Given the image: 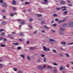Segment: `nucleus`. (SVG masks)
<instances>
[{
    "instance_id": "nucleus-15",
    "label": "nucleus",
    "mask_w": 73,
    "mask_h": 73,
    "mask_svg": "<svg viewBox=\"0 0 73 73\" xmlns=\"http://www.w3.org/2000/svg\"><path fill=\"white\" fill-rule=\"evenodd\" d=\"M53 52H54V53H57V52L54 49H53Z\"/></svg>"
},
{
    "instance_id": "nucleus-24",
    "label": "nucleus",
    "mask_w": 73,
    "mask_h": 73,
    "mask_svg": "<svg viewBox=\"0 0 73 73\" xmlns=\"http://www.w3.org/2000/svg\"><path fill=\"white\" fill-rule=\"evenodd\" d=\"M43 27H44V28H45V29H48V27L46 25H44L43 26Z\"/></svg>"
},
{
    "instance_id": "nucleus-56",
    "label": "nucleus",
    "mask_w": 73,
    "mask_h": 73,
    "mask_svg": "<svg viewBox=\"0 0 73 73\" xmlns=\"http://www.w3.org/2000/svg\"><path fill=\"white\" fill-rule=\"evenodd\" d=\"M3 31H4V30H3V29H0V33L1 32Z\"/></svg>"
},
{
    "instance_id": "nucleus-33",
    "label": "nucleus",
    "mask_w": 73,
    "mask_h": 73,
    "mask_svg": "<svg viewBox=\"0 0 73 73\" xmlns=\"http://www.w3.org/2000/svg\"><path fill=\"white\" fill-rule=\"evenodd\" d=\"M36 15H37V16L38 17H41V15H38L37 14H36Z\"/></svg>"
},
{
    "instance_id": "nucleus-62",
    "label": "nucleus",
    "mask_w": 73,
    "mask_h": 73,
    "mask_svg": "<svg viewBox=\"0 0 73 73\" xmlns=\"http://www.w3.org/2000/svg\"><path fill=\"white\" fill-rule=\"evenodd\" d=\"M8 36L9 37H10V38H11V36H12V35H8Z\"/></svg>"
},
{
    "instance_id": "nucleus-1",
    "label": "nucleus",
    "mask_w": 73,
    "mask_h": 73,
    "mask_svg": "<svg viewBox=\"0 0 73 73\" xmlns=\"http://www.w3.org/2000/svg\"><path fill=\"white\" fill-rule=\"evenodd\" d=\"M68 27L70 28L73 27V21H70L68 23Z\"/></svg>"
},
{
    "instance_id": "nucleus-22",
    "label": "nucleus",
    "mask_w": 73,
    "mask_h": 73,
    "mask_svg": "<svg viewBox=\"0 0 73 73\" xmlns=\"http://www.w3.org/2000/svg\"><path fill=\"white\" fill-rule=\"evenodd\" d=\"M61 9H66V6H63L61 7Z\"/></svg>"
},
{
    "instance_id": "nucleus-45",
    "label": "nucleus",
    "mask_w": 73,
    "mask_h": 73,
    "mask_svg": "<svg viewBox=\"0 0 73 73\" xmlns=\"http://www.w3.org/2000/svg\"><path fill=\"white\" fill-rule=\"evenodd\" d=\"M3 0H0V3H3Z\"/></svg>"
},
{
    "instance_id": "nucleus-37",
    "label": "nucleus",
    "mask_w": 73,
    "mask_h": 73,
    "mask_svg": "<svg viewBox=\"0 0 73 73\" xmlns=\"http://www.w3.org/2000/svg\"><path fill=\"white\" fill-rule=\"evenodd\" d=\"M0 68H2L3 66V64H0Z\"/></svg>"
},
{
    "instance_id": "nucleus-58",
    "label": "nucleus",
    "mask_w": 73,
    "mask_h": 73,
    "mask_svg": "<svg viewBox=\"0 0 73 73\" xmlns=\"http://www.w3.org/2000/svg\"><path fill=\"white\" fill-rule=\"evenodd\" d=\"M61 9V8L60 7V8H57L56 9H57V10H59L60 9Z\"/></svg>"
},
{
    "instance_id": "nucleus-39",
    "label": "nucleus",
    "mask_w": 73,
    "mask_h": 73,
    "mask_svg": "<svg viewBox=\"0 0 73 73\" xmlns=\"http://www.w3.org/2000/svg\"><path fill=\"white\" fill-rule=\"evenodd\" d=\"M10 16L11 17L13 16H14V14L13 13H11L10 14Z\"/></svg>"
},
{
    "instance_id": "nucleus-16",
    "label": "nucleus",
    "mask_w": 73,
    "mask_h": 73,
    "mask_svg": "<svg viewBox=\"0 0 73 73\" xmlns=\"http://www.w3.org/2000/svg\"><path fill=\"white\" fill-rule=\"evenodd\" d=\"M60 30L62 31H65V29L64 28H60Z\"/></svg>"
},
{
    "instance_id": "nucleus-31",
    "label": "nucleus",
    "mask_w": 73,
    "mask_h": 73,
    "mask_svg": "<svg viewBox=\"0 0 73 73\" xmlns=\"http://www.w3.org/2000/svg\"><path fill=\"white\" fill-rule=\"evenodd\" d=\"M41 56L42 57H45V55L43 54H41Z\"/></svg>"
},
{
    "instance_id": "nucleus-50",
    "label": "nucleus",
    "mask_w": 73,
    "mask_h": 73,
    "mask_svg": "<svg viewBox=\"0 0 73 73\" xmlns=\"http://www.w3.org/2000/svg\"><path fill=\"white\" fill-rule=\"evenodd\" d=\"M15 45H19V42H17L15 43Z\"/></svg>"
},
{
    "instance_id": "nucleus-43",
    "label": "nucleus",
    "mask_w": 73,
    "mask_h": 73,
    "mask_svg": "<svg viewBox=\"0 0 73 73\" xmlns=\"http://www.w3.org/2000/svg\"><path fill=\"white\" fill-rule=\"evenodd\" d=\"M58 20H59V19H56L55 20V21H58Z\"/></svg>"
},
{
    "instance_id": "nucleus-9",
    "label": "nucleus",
    "mask_w": 73,
    "mask_h": 73,
    "mask_svg": "<svg viewBox=\"0 0 73 73\" xmlns=\"http://www.w3.org/2000/svg\"><path fill=\"white\" fill-rule=\"evenodd\" d=\"M63 69H63V66H62L60 67L59 70H63Z\"/></svg>"
},
{
    "instance_id": "nucleus-26",
    "label": "nucleus",
    "mask_w": 73,
    "mask_h": 73,
    "mask_svg": "<svg viewBox=\"0 0 73 73\" xmlns=\"http://www.w3.org/2000/svg\"><path fill=\"white\" fill-rule=\"evenodd\" d=\"M59 56H61V57H63L64 55L62 54H59Z\"/></svg>"
},
{
    "instance_id": "nucleus-8",
    "label": "nucleus",
    "mask_w": 73,
    "mask_h": 73,
    "mask_svg": "<svg viewBox=\"0 0 73 73\" xmlns=\"http://www.w3.org/2000/svg\"><path fill=\"white\" fill-rule=\"evenodd\" d=\"M46 69H52V67L50 66H48L46 67Z\"/></svg>"
},
{
    "instance_id": "nucleus-52",
    "label": "nucleus",
    "mask_w": 73,
    "mask_h": 73,
    "mask_svg": "<svg viewBox=\"0 0 73 73\" xmlns=\"http://www.w3.org/2000/svg\"><path fill=\"white\" fill-rule=\"evenodd\" d=\"M67 1L68 3H71V2H70L69 0H68Z\"/></svg>"
},
{
    "instance_id": "nucleus-61",
    "label": "nucleus",
    "mask_w": 73,
    "mask_h": 73,
    "mask_svg": "<svg viewBox=\"0 0 73 73\" xmlns=\"http://www.w3.org/2000/svg\"><path fill=\"white\" fill-rule=\"evenodd\" d=\"M54 73H57V70H54Z\"/></svg>"
},
{
    "instance_id": "nucleus-19",
    "label": "nucleus",
    "mask_w": 73,
    "mask_h": 73,
    "mask_svg": "<svg viewBox=\"0 0 73 73\" xmlns=\"http://www.w3.org/2000/svg\"><path fill=\"white\" fill-rule=\"evenodd\" d=\"M65 56H66L67 57H69V54L68 53H66L65 54Z\"/></svg>"
},
{
    "instance_id": "nucleus-35",
    "label": "nucleus",
    "mask_w": 73,
    "mask_h": 73,
    "mask_svg": "<svg viewBox=\"0 0 73 73\" xmlns=\"http://www.w3.org/2000/svg\"><path fill=\"white\" fill-rule=\"evenodd\" d=\"M4 39V38L2 37H0V40H3Z\"/></svg>"
},
{
    "instance_id": "nucleus-46",
    "label": "nucleus",
    "mask_w": 73,
    "mask_h": 73,
    "mask_svg": "<svg viewBox=\"0 0 73 73\" xmlns=\"http://www.w3.org/2000/svg\"><path fill=\"white\" fill-rule=\"evenodd\" d=\"M14 71H17V68H13Z\"/></svg>"
},
{
    "instance_id": "nucleus-64",
    "label": "nucleus",
    "mask_w": 73,
    "mask_h": 73,
    "mask_svg": "<svg viewBox=\"0 0 73 73\" xmlns=\"http://www.w3.org/2000/svg\"><path fill=\"white\" fill-rule=\"evenodd\" d=\"M3 19H6V17L5 16H3Z\"/></svg>"
},
{
    "instance_id": "nucleus-6",
    "label": "nucleus",
    "mask_w": 73,
    "mask_h": 73,
    "mask_svg": "<svg viewBox=\"0 0 73 73\" xmlns=\"http://www.w3.org/2000/svg\"><path fill=\"white\" fill-rule=\"evenodd\" d=\"M49 42H52L53 41H54V40L52 39H49Z\"/></svg>"
},
{
    "instance_id": "nucleus-2",
    "label": "nucleus",
    "mask_w": 73,
    "mask_h": 73,
    "mask_svg": "<svg viewBox=\"0 0 73 73\" xmlns=\"http://www.w3.org/2000/svg\"><path fill=\"white\" fill-rule=\"evenodd\" d=\"M43 49L44 51H46V50H48V51H50V49L48 48H47L46 47L44 46H43Z\"/></svg>"
},
{
    "instance_id": "nucleus-60",
    "label": "nucleus",
    "mask_w": 73,
    "mask_h": 73,
    "mask_svg": "<svg viewBox=\"0 0 73 73\" xmlns=\"http://www.w3.org/2000/svg\"><path fill=\"white\" fill-rule=\"evenodd\" d=\"M18 73H23L21 71H18Z\"/></svg>"
},
{
    "instance_id": "nucleus-17",
    "label": "nucleus",
    "mask_w": 73,
    "mask_h": 73,
    "mask_svg": "<svg viewBox=\"0 0 73 73\" xmlns=\"http://www.w3.org/2000/svg\"><path fill=\"white\" fill-rule=\"evenodd\" d=\"M5 45H5V44H4H4H1L0 45V46L1 47H5Z\"/></svg>"
},
{
    "instance_id": "nucleus-5",
    "label": "nucleus",
    "mask_w": 73,
    "mask_h": 73,
    "mask_svg": "<svg viewBox=\"0 0 73 73\" xmlns=\"http://www.w3.org/2000/svg\"><path fill=\"white\" fill-rule=\"evenodd\" d=\"M16 1L14 0L13 1V2L12 3V4H13V5H16Z\"/></svg>"
},
{
    "instance_id": "nucleus-47",
    "label": "nucleus",
    "mask_w": 73,
    "mask_h": 73,
    "mask_svg": "<svg viewBox=\"0 0 73 73\" xmlns=\"http://www.w3.org/2000/svg\"><path fill=\"white\" fill-rule=\"evenodd\" d=\"M23 33H20V35H21V36H23Z\"/></svg>"
},
{
    "instance_id": "nucleus-42",
    "label": "nucleus",
    "mask_w": 73,
    "mask_h": 73,
    "mask_svg": "<svg viewBox=\"0 0 73 73\" xmlns=\"http://www.w3.org/2000/svg\"><path fill=\"white\" fill-rule=\"evenodd\" d=\"M53 17H56V16H57V15L56 14H54L53 15Z\"/></svg>"
},
{
    "instance_id": "nucleus-29",
    "label": "nucleus",
    "mask_w": 73,
    "mask_h": 73,
    "mask_svg": "<svg viewBox=\"0 0 73 73\" xmlns=\"http://www.w3.org/2000/svg\"><path fill=\"white\" fill-rule=\"evenodd\" d=\"M59 33H60V34H62L64 33H63L62 31H59Z\"/></svg>"
},
{
    "instance_id": "nucleus-36",
    "label": "nucleus",
    "mask_w": 73,
    "mask_h": 73,
    "mask_svg": "<svg viewBox=\"0 0 73 73\" xmlns=\"http://www.w3.org/2000/svg\"><path fill=\"white\" fill-rule=\"evenodd\" d=\"M29 21L31 22L32 21H33V19L32 18H30L29 19Z\"/></svg>"
},
{
    "instance_id": "nucleus-28",
    "label": "nucleus",
    "mask_w": 73,
    "mask_h": 73,
    "mask_svg": "<svg viewBox=\"0 0 73 73\" xmlns=\"http://www.w3.org/2000/svg\"><path fill=\"white\" fill-rule=\"evenodd\" d=\"M45 24V22L44 21H42L41 22V24Z\"/></svg>"
},
{
    "instance_id": "nucleus-20",
    "label": "nucleus",
    "mask_w": 73,
    "mask_h": 73,
    "mask_svg": "<svg viewBox=\"0 0 73 73\" xmlns=\"http://www.w3.org/2000/svg\"><path fill=\"white\" fill-rule=\"evenodd\" d=\"M22 48L20 46H19L17 48V49L18 50H20Z\"/></svg>"
},
{
    "instance_id": "nucleus-25",
    "label": "nucleus",
    "mask_w": 73,
    "mask_h": 73,
    "mask_svg": "<svg viewBox=\"0 0 73 73\" xmlns=\"http://www.w3.org/2000/svg\"><path fill=\"white\" fill-rule=\"evenodd\" d=\"M35 49V48L34 47H30L29 48V49L30 50H33Z\"/></svg>"
},
{
    "instance_id": "nucleus-41",
    "label": "nucleus",
    "mask_w": 73,
    "mask_h": 73,
    "mask_svg": "<svg viewBox=\"0 0 73 73\" xmlns=\"http://www.w3.org/2000/svg\"><path fill=\"white\" fill-rule=\"evenodd\" d=\"M68 6L69 7H72V4H69L68 5Z\"/></svg>"
},
{
    "instance_id": "nucleus-54",
    "label": "nucleus",
    "mask_w": 73,
    "mask_h": 73,
    "mask_svg": "<svg viewBox=\"0 0 73 73\" xmlns=\"http://www.w3.org/2000/svg\"><path fill=\"white\" fill-rule=\"evenodd\" d=\"M29 4V2H26L25 3V4Z\"/></svg>"
},
{
    "instance_id": "nucleus-14",
    "label": "nucleus",
    "mask_w": 73,
    "mask_h": 73,
    "mask_svg": "<svg viewBox=\"0 0 73 73\" xmlns=\"http://www.w3.org/2000/svg\"><path fill=\"white\" fill-rule=\"evenodd\" d=\"M27 58L28 60H31V58L29 56H27Z\"/></svg>"
},
{
    "instance_id": "nucleus-32",
    "label": "nucleus",
    "mask_w": 73,
    "mask_h": 73,
    "mask_svg": "<svg viewBox=\"0 0 73 73\" xmlns=\"http://www.w3.org/2000/svg\"><path fill=\"white\" fill-rule=\"evenodd\" d=\"M21 24H22L23 25L24 24H25V22L24 21H22L21 23Z\"/></svg>"
},
{
    "instance_id": "nucleus-38",
    "label": "nucleus",
    "mask_w": 73,
    "mask_h": 73,
    "mask_svg": "<svg viewBox=\"0 0 73 73\" xmlns=\"http://www.w3.org/2000/svg\"><path fill=\"white\" fill-rule=\"evenodd\" d=\"M46 58L44 57V62H45L46 61Z\"/></svg>"
},
{
    "instance_id": "nucleus-49",
    "label": "nucleus",
    "mask_w": 73,
    "mask_h": 73,
    "mask_svg": "<svg viewBox=\"0 0 73 73\" xmlns=\"http://www.w3.org/2000/svg\"><path fill=\"white\" fill-rule=\"evenodd\" d=\"M66 9H63L62 10V11H66Z\"/></svg>"
},
{
    "instance_id": "nucleus-23",
    "label": "nucleus",
    "mask_w": 73,
    "mask_h": 73,
    "mask_svg": "<svg viewBox=\"0 0 73 73\" xmlns=\"http://www.w3.org/2000/svg\"><path fill=\"white\" fill-rule=\"evenodd\" d=\"M2 23L3 24V25H5V24H6V23H5V22L4 21L2 22Z\"/></svg>"
},
{
    "instance_id": "nucleus-53",
    "label": "nucleus",
    "mask_w": 73,
    "mask_h": 73,
    "mask_svg": "<svg viewBox=\"0 0 73 73\" xmlns=\"http://www.w3.org/2000/svg\"><path fill=\"white\" fill-rule=\"evenodd\" d=\"M66 20V19H65L63 20V21H62V23H63V22H64V21H65Z\"/></svg>"
},
{
    "instance_id": "nucleus-3",
    "label": "nucleus",
    "mask_w": 73,
    "mask_h": 73,
    "mask_svg": "<svg viewBox=\"0 0 73 73\" xmlns=\"http://www.w3.org/2000/svg\"><path fill=\"white\" fill-rule=\"evenodd\" d=\"M60 3L61 4H65V2L64 1H61Z\"/></svg>"
},
{
    "instance_id": "nucleus-12",
    "label": "nucleus",
    "mask_w": 73,
    "mask_h": 73,
    "mask_svg": "<svg viewBox=\"0 0 73 73\" xmlns=\"http://www.w3.org/2000/svg\"><path fill=\"white\" fill-rule=\"evenodd\" d=\"M66 25H67V23H65V24H64L63 25L62 27H66Z\"/></svg>"
},
{
    "instance_id": "nucleus-7",
    "label": "nucleus",
    "mask_w": 73,
    "mask_h": 73,
    "mask_svg": "<svg viewBox=\"0 0 73 73\" xmlns=\"http://www.w3.org/2000/svg\"><path fill=\"white\" fill-rule=\"evenodd\" d=\"M37 68L39 69H42V67L40 66H38L37 67Z\"/></svg>"
},
{
    "instance_id": "nucleus-44",
    "label": "nucleus",
    "mask_w": 73,
    "mask_h": 73,
    "mask_svg": "<svg viewBox=\"0 0 73 73\" xmlns=\"http://www.w3.org/2000/svg\"><path fill=\"white\" fill-rule=\"evenodd\" d=\"M17 21H19V22H21V21H22V20L19 19L17 20Z\"/></svg>"
},
{
    "instance_id": "nucleus-34",
    "label": "nucleus",
    "mask_w": 73,
    "mask_h": 73,
    "mask_svg": "<svg viewBox=\"0 0 73 73\" xmlns=\"http://www.w3.org/2000/svg\"><path fill=\"white\" fill-rule=\"evenodd\" d=\"M62 21H61V20H59L58 22V24H60V23H62Z\"/></svg>"
},
{
    "instance_id": "nucleus-11",
    "label": "nucleus",
    "mask_w": 73,
    "mask_h": 73,
    "mask_svg": "<svg viewBox=\"0 0 73 73\" xmlns=\"http://www.w3.org/2000/svg\"><path fill=\"white\" fill-rule=\"evenodd\" d=\"M72 44H73V42L70 43H68L67 44V45H72Z\"/></svg>"
},
{
    "instance_id": "nucleus-59",
    "label": "nucleus",
    "mask_w": 73,
    "mask_h": 73,
    "mask_svg": "<svg viewBox=\"0 0 73 73\" xmlns=\"http://www.w3.org/2000/svg\"><path fill=\"white\" fill-rule=\"evenodd\" d=\"M4 41H7V40L5 38H4Z\"/></svg>"
},
{
    "instance_id": "nucleus-4",
    "label": "nucleus",
    "mask_w": 73,
    "mask_h": 73,
    "mask_svg": "<svg viewBox=\"0 0 73 73\" xmlns=\"http://www.w3.org/2000/svg\"><path fill=\"white\" fill-rule=\"evenodd\" d=\"M68 14V11H65L63 12V15L65 16V15H67Z\"/></svg>"
},
{
    "instance_id": "nucleus-30",
    "label": "nucleus",
    "mask_w": 73,
    "mask_h": 73,
    "mask_svg": "<svg viewBox=\"0 0 73 73\" xmlns=\"http://www.w3.org/2000/svg\"><path fill=\"white\" fill-rule=\"evenodd\" d=\"M59 49L60 50H64V49L62 48H60Z\"/></svg>"
},
{
    "instance_id": "nucleus-21",
    "label": "nucleus",
    "mask_w": 73,
    "mask_h": 73,
    "mask_svg": "<svg viewBox=\"0 0 73 73\" xmlns=\"http://www.w3.org/2000/svg\"><path fill=\"white\" fill-rule=\"evenodd\" d=\"M53 65H55L56 66H57L58 64H57L56 63H52Z\"/></svg>"
},
{
    "instance_id": "nucleus-55",
    "label": "nucleus",
    "mask_w": 73,
    "mask_h": 73,
    "mask_svg": "<svg viewBox=\"0 0 73 73\" xmlns=\"http://www.w3.org/2000/svg\"><path fill=\"white\" fill-rule=\"evenodd\" d=\"M13 10H16V7H13Z\"/></svg>"
},
{
    "instance_id": "nucleus-27",
    "label": "nucleus",
    "mask_w": 73,
    "mask_h": 73,
    "mask_svg": "<svg viewBox=\"0 0 73 73\" xmlns=\"http://www.w3.org/2000/svg\"><path fill=\"white\" fill-rule=\"evenodd\" d=\"M41 62V60L40 59H38L37 60V62Z\"/></svg>"
},
{
    "instance_id": "nucleus-40",
    "label": "nucleus",
    "mask_w": 73,
    "mask_h": 73,
    "mask_svg": "<svg viewBox=\"0 0 73 73\" xmlns=\"http://www.w3.org/2000/svg\"><path fill=\"white\" fill-rule=\"evenodd\" d=\"M5 35V33H1V36H4Z\"/></svg>"
},
{
    "instance_id": "nucleus-13",
    "label": "nucleus",
    "mask_w": 73,
    "mask_h": 73,
    "mask_svg": "<svg viewBox=\"0 0 73 73\" xmlns=\"http://www.w3.org/2000/svg\"><path fill=\"white\" fill-rule=\"evenodd\" d=\"M20 56L21 57H22L23 59H24L25 58V57H24V55L23 54H21V55H20Z\"/></svg>"
},
{
    "instance_id": "nucleus-63",
    "label": "nucleus",
    "mask_w": 73,
    "mask_h": 73,
    "mask_svg": "<svg viewBox=\"0 0 73 73\" xmlns=\"http://www.w3.org/2000/svg\"><path fill=\"white\" fill-rule=\"evenodd\" d=\"M34 33H37V31H35L34 32Z\"/></svg>"
},
{
    "instance_id": "nucleus-48",
    "label": "nucleus",
    "mask_w": 73,
    "mask_h": 73,
    "mask_svg": "<svg viewBox=\"0 0 73 73\" xmlns=\"http://www.w3.org/2000/svg\"><path fill=\"white\" fill-rule=\"evenodd\" d=\"M2 12L3 13L5 12V11L4 9H3L2 10Z\"/></svg>"
},
{
    "instance_id": "nucleus-57",
    "label": "nucleus",
    "mask_w": 73,
    "mask_h": 73,
    "mask_svg": "<svg viewBox=\"0 0 73 73\" xmlns=\"http://www.w3.org/2000/svg\"><path fill=\"white\" fill-rule=\"evenodd\" d=\"M44 1L45 2V3H46V2H48V0H44Z\"/></svg>"
},
{
    "instance_id": "nucleus-18",
    "label": "nucleus",
    "mask_w": 73,
    "mask_h": 73,
    "mask_svg": "<svg viewBox=\"0 0 73 73\" xmlns=\"http://www.w3.org/2000/svg\"><path fill=\"white\" fill-rule=\"evenodd\" d=\"M3 7H7V4H6L5 3H3Z\"/></svg>"
},
{
    "instance_id": "nucleus-10",
    "label": "nucleus",
    "mask_w": 73,
    "mask_h": 73,
    "mask_svg": "<svg viewBox=\"0 0 73 73\" xmlns=\"http://www.w3.org/2000/svg\"><path fill=\"white\" fill-rule=\"evenodd\" d=\"M61 44L63 45H65L66 44V42H61Z\"/></svg>"
},
{
    "instance_id": "nucleus-51",
    "label": "nucleus",
    "mask_w": 73,
    "mask_h": 73,
    "mask_svg": "<svg viewBox=\"0 0 73 73\" xmlns=\"http://www.w3.org/2000/svg\"><path fill=\"white\" fill-rule=\"evenodd\" d=\"M56 25H57L56 24H54L53 25V26L54 27H56Z\"/></svg>"
}]
</instances>
